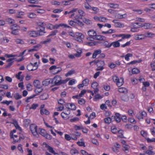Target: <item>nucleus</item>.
<instances>
[{
    "mask_svg": "<svg viewBox=\"0 0 155 155\" xmlns=\"http://www.w3.org/2000/svg\"><path fill=\"white\" fill-rule=\"evenodd\" d=\"M64 83V81H62L61 77L59 75H56L51 79V84L55 85H59Z\"/></svg>",
    "mask_w": 155,
    "mask_h": 155,
    "instance_id": "nucleus-1",
    "label": "nucleus"
},
{
    "mask_svg": "<svg viewBox=\"0 0 155 155\" xmlns=\"http://www.w3.org/2000/svg\"><path fill=\"white\" fill-rule=\"evenodd\" d=\"M88 37L87 39L88 40L93 41L95 40V37L97 35V33L93 29L89 30L87 32Z\"/></svg>",
    "mask_w": 155,
    "mask_h": 155,
    "instance_id": "nucleus-2",
    "label": "nucleus"
},
{
    "mask_svg": "<svg viewBox=\"0 0 155 155\" xmlns=\"http://www.w3.org/2000/svg\"><path fill=\"white\" fill-rule=\"evenodd\" d=\"M38 135L40 134L48 139L51 140L52 138V137L51 135L48 134L47 131L44 129L41 128L38 129Z\"/></svg>",
    "mask_w": 155,
    "mask_h": 155,
    "instance_id": "nucleus-3",
    "label": "nucleus"
},
{
    "mask_svg": "<svg viewBox=\"0 0 155 155\" xmlns=\"http://www.w3.org/2000/svg\"><path fill=\"white\" fill-rule=\"evenodd\" d=\"M112 79L118 87L121 86L124 84V79L123 78H119L116 76H114L112 77Z\"/></svg>",
    "mask_w": 155,
    "mask_h": 155,
    "instance_id": "nucleus-4",
    "label": "nucleus"
},
{
    "mask_svg": "<svg viewBox=\"0 0 155 155\" xmlns=\"http://www.w3.org/2000/svg\"><path fill=\"white\" fill-rule=\"evenodd\" d=\"M30 130L33 136L36 137H38L37 126L35 124H31L30 126Z\"/></svg>",
    "mask_w": 155,
    "mask_h": 155,
    "instance_id": "nucleus-5",
    "label": "nucleus"
},
{
    "mask_svg": "<svg viewBox=\"0 0 155 155\" xmlns=\"http://www.w3.org/2000/svg\"><path fill=\"white\" fill-rule=\"evenodd\" d=\"M142 24L139 23H134L131 28L130 31L133 32H138L140 31L139 28L142 27Z\"/></svg>",
    "mask_w": 155,
    "mask_h": 155,
    "instance_id": "nucleus-6",
    "label": "nucleus"
},
{
    "mask_svg": "<svg viewBox=\"0 0 155 155\" xmlns=\"http://www.w3.org/2000/svg\"><path fill=\"white\" fill-rule=\"evenodd\" d=\"M74 39L78 42H82L84 38V35L82 33L79 32H75Z\"/></svg>",
    "mask_w": 155,
    "mask_h": 155,
    "instance_id": "nucleus-7",
    "label": "nucleus"
},
{
    "mask_svg": "<svg viewBox=\"0 0 155 155\" xmlns=\"http://www.w3.org/2000/svg\"><path fill=\"white\" fill-rule=\"evenodd\" d=\"M66 109H65L66 113H70V110H75L76 109L75 105L73 103H68L65 105Z\"/></svg>",
    "mask_w": 155,
    "mask_h": 155,
    "instance_id": "nucleus-8",
    "label": "nucleus"
},
{
    "mask_svg": "<svg viewBox=\"0 0 155 155\" xmlns=\"http://www.w3.org/2000/svg\"><path fill=\"white\" fill-rule=\"evenodd\" d=\"M45 147L47 148V150L48 151L51 153L53 154L54 155H59L61 154V155H64V153L61 152L60 153H58L55 151L53 148L48 145L46 144Z\"/></svg>",
    "mask_w": 155,
    "mask_h": 155,
    "instance_id": "nucleus-9",
    "label": "nucleus"
},
{
    "mask_svg": "<svg viewBox=\"0 0 155 155\" xmlns=\"http://www.w3.org/2000/svg\"><path fill=\"white\" fill-rule=\"evenodd\" d=\"M105 63L104 61H98L97 64V68L96 69L97 71H102L104 68L103 66L104 65Z\"/></svg>",
    "mask_w": 155,
    "mask_h": 155,
    "instance_id": "nucleus-10",
    "label": "nucleus"
},
{
    "mask_svg": "<svg viewBox=\"0 0 155 155\" xmlns=\"http://www.w3.org/2000/svg\"><path fill=\"white\" fill-rule=\"evenodd\" d=\"M134 39L136 40H142L146 38V35L143 34H137L134 35Z\"/></svg>",
    "mask_w": 155,
    "mask_h": 155,
    "instance_id": "nucleus-11",
    "label": "nucleus"
},
{
    "mask_svg": "<svg viewBox=\"0 0 155 155\" xmlns=\"http://www.w3.org/2000/svg\"><path fill=\"white\" fill-rule=\"evenodd\" d=\"M147 115L146 113L144 111L139 112L136 115L137 117L139 119H143Z\"/></svg>",
    "mask_w": 155,
    "mask_h": 155,
    "instance_id": "nucleus-12",
    "label": "nucleus"
},
{
    "mask_svg": "<svg viewBox=\"0 0 155 155\" xmlns=\"http://www.w3.org/2000/svg\"><path fill=\"white\" fill-rule=\"evenodd\" d=\"M112 22L114 24V26L117 28H124V24L119 22L117 20H113Z\"/></svg>",
    "mask_w": 155,
    "mask_h": 155,
    "instance_id": "nucleus-13",
    "label": "nucleus"
},
{
    "mask_svg": "<svg viewBox=\"0 0 155 155\" xmlns=\"http://www.w3.org/2000/svg\"><path fill=\"white\" fill-rule=\"evenodd\" d=\"M49 69L50 70H53V72H55L54 74H57L59 72L61 69L59 68H57L55 65H53Z\"/></svg>",
    "mask_w": 155,
    "mask_h": 155,
    "instance_id": "nucleus-14",
    "label": "nucleus"
},
{
    "mask_svg": "<svg viewBox=\"0 0 155 155\" xmlns=\"http://www.w3.org/2000/svg\"><path fill=\"white\" fill-rule=\"evenodd\" d=\"M63 27L64 28H69L70 27L64 23H61L59 24H55L54 25H53V29H57L59 28L60 27Z\"/></svg>",
    "mask_w": 155,
    "mask_h": 155,
    "instance_id": "nucleus-15",
    "label": "nucleus"
},
{
    "mask_svg": "<svg viewBox=\"0 0 155 155\" xmlns=\"http://www.w3.org/2000/svg\"><path fill=\"white\" fill-rule=\"evenodd\" d=\"M70 114V113H66L65 110H64V111L61 113V116L64 119H67L69 118V115Z\"/></svg>",
    "mask_w": 155,
    "mask_h": 155,
    "instance_id": "nucleus-16",
    "label": "nucleus"
},
{
    "mask_svg": "<svg viewBox=\"0 0 155 155\" xmlns=\"http://www.w3.org/2000/svg\"><path fill=\"white\" fill-rule=\"evenodd\" d=\"M98 84L96 82H93L91 84V87L94 90V92L96 93L98 92V89L97 88Z\"/></svg>",
    "mask_w": 155,
    "mask_h": 155,
    "instance_id": "nucleus-17",
    "label": "nucleus"
},
{
    "mask_svg": "<svg viewBox=\"0 0 155 155\" xmlns=\"http://www.w3.org/2000/svg\"><path fill=\"white\" fill-rule=\"evenodd\" d=\"M153 147L151 146L149 147L148 150H146L145 153L148 155H154V153L153 151Z\"/></svg>",
    "mask_w": 155,
    "mask_h": 155,
    "instance_id": "nucleus-18",
    "label": "nucleus"
},
{
    "mask_svg": "<svg viewBox=\"0 0 155 155\" xmlns=\"http://www.w3.org/2000/svg\"><path fill=\"white\" fill-rule=\"evenodd\" d=\"M28 34L30 36L32 37H36L38 35V33L35 31H29Z\"/></svg>",
    "mask_w": 155,
    "mask_h": 155,
    "instance_id": "nucleus-19",
    "label": "nucleus"
},
{
    "mask_svg": "<svg viewBox=\"0 0 155 155\" xmlns=\"http://www.w3.org/2000/svg\"><path fill=\"white\" fill-rule=\"evenodd\" d=\"M76 73L75 70L74 69H72L68 71L65 74V76L66 77L71 76L73 74H75Z\"/></svg>",
    "mask_w": 155,
    "mask_h": 155,
    "instance_id": "nucleus-20",
    "label": "nucleus"
},
{
    "mask_svg": "<svg viewBox=\"0 0 155 155\" xmlns=\"http://www.w3.org/2000/svg\"><path fill=\"white\" fill-rule=\"evenodd\" d=\"M33 84L37 88H40L41 87L40 81L37 80H35L34 81Z\"/></svg>",
    "mask_w": 155,
    "mask_h": 155,
    "instance_id": "nucleus-21",
    "label": "nucleus"
},
{
    "mask_svg": "<svg viewBox=\"0 0 155 155\" xmlns=\"http://www.w3.org/2000/svg\"><path fill=\"white\" fill-rule=\"evenodd\" d=\"M107 6L110 8H113L114 9L118 8H119V5L113 3H108Z\"/></svg>",
    "mask_w": 155,
    "mask_h": 155,
    "instance_id": "nucleus-22",
    "label": "nucleus"
},
{
    "mask_svg": "<svg viewBox=\"0 0 155 155\" xmlns=\"http://www.w3.org/2000/svg\"><path fill=\"white\" fill-rule=\"evenodd\" d=\"M127 15L126 14L122 15L120 13H118L116 14L115 17L118 19L125 18L127 17Z\"/></svg>",
    "mask_w": 155,
    "mask_h": 155,
    "instance_id": "nucleus-23",
    "label": "nucleus"
},
{
    "mask_svg": "<svg viewBox=\"0 0 155 155\" xmlns=\"http://www.w3.org/2000/svg\"><path fill=\"white\" fill-rule=\"evenodd\" d=\"M38 33V35H42L44 34L45 33V28L42 27H40L39 30L37 31Z\"/></svg>",
    "mask_w": 155,
    "mask_h": 155,
    "instance_id": "nucleus-24",
    "label": "nucleus"
},
{
    "mask_svg": "<svg viewBox=\"0 0 155 155\" xmlns=\"http://www.w3.org/2000/svg\"><path fill=\"white\" fill-rule=\"evenodd\" d=\"M51 82V79H48L43 81L42 83L43 86H48Z\"/></svg>",
    "mask_w": 155,
    "mask_h": 155,
    "instance_id": "nucleus-25",
    "label": "nucleus"
},
{
    "mask_svg": "<svg viewBox=\"0 0 155 155\" xmlns=\"http://www.w3.org/2000/svg\"><path fill=\"white\" fill-rule=\"evenodd\" d=\"M15 41L17 44L23 45L25 43V41L23 39L18 38L15 39Z\"/></svg>",
    "mask_w": 155,
    "mask_h": 155,
    "instance_id": "nucleus-26",
    "label": "nucleus"
},
{
    "mask_svg": "<svg viewBox=\"0 0 155 155\" xmlns=\"http://www.w3.org/2000/svg\"><path fill=\"white\" fill-rule=\"evenodd\" d=\"M131 36V35L130 34H121L118 35V37H122V39L124 38H130Z\"/></svg>",
    "mask_w": 155,
    "mask_h": 155,
    "instance_id": "nucleus-27",
    "label": "nucleus"
},
{
    "mask_svg": "<svg viewBox=\"0 0 155 155\" xmlns=\"http://www.w3.org/2000/svg\"><path fill=\"white\" fill-rule=\"evenodd\" d=\"M101 52V51L100 49L95 50L93 54L92 58H95L97 55L100 54Z\"/></svg>",
    "mask_w": 155,
    "mask_h": 155,
    "instance_id": "nucleus-28",
    "label": "nucleus"
},
{
    "mask_svg": "<svg viewBox=\"0 0 155 155\" xmlns=\"http://www.w3.org/2000/svg\"><path fill=\"white\" fill-rule=\"evenodd\" d=\"M111 46H113L114 48H118L120 46V42L117 41L113 42L111 43Z\"/></svg>",
    "mask_w": 155,
    "mask_h": 155,
    "instance_id": "nucleus-29",
    "label": "nucleus"
},
{
    "mask_svg": "<svg viewBox=\"0 0 155 155\" xmlns=\"http://www.w3.org/2000/svg\"><path fill=\"white\" fill-rule=\"evenodd\" d=\"M115 32V31L112 29H110L107 31H103L102 32V34H110Z\"/></svg>",
    "mask_w": 155,
    "mask_h": 155,
    "instance_id": "nucleus-30",
    "label": "nucleus"
},
{
    "mask_svg": "<svg viewBox=\"0 0 155 155\" xmlns=\"http://www.w3.org/2000/svg\"><path fill=\"white\" fill-rule=\"evenodd\" d=\"M142 27H143L146 29H148L151 28V24L149 23H145L142 24Z\"/></svg>",
    "mask_w": 155,
    "mask_h": 155,
    "instance_id": "nucleus-31",
    "label": "nucleus"
},
{
    "mask_svg": "<svg viewBox=\"0 0 155 155\" xmlns=\"http://www.w3.org/2000/svg\"><path fill=\"white\" fill-rule=\"evenodd\" d=\"M27 42L28 44L29 45H34L37 43L36 40L34 39H28Z\"/></svg>",
    "mask_w": 155,
    "mask_h": 155,
    "instance_id": "nucleus-32",
    "label": "nucleus"
},
{
    "mask_svg": "<svg viewBox=\"0 0 155 155\" xmlns=\"http://www.w3.org/2000/svg\"><path fill=\"white\" fill-rule=\"evenodd\" d=\"M27 16L30 18H33L36 17V15L33 12H29L27 13Z\"/></svg>",
    "mask_w": 155,
    "mask_h": 155,
    "instance_id": "nucleus-33",
    "label": "nucleus"
},
{
    "mask_svg": "<svg viewBox=\"0 0 155 155\" xmlns=\"http://www.w3.org/2000/svg\"><path fill=\"white\" fill-rule=\"evenodd\" d=\"M146 38L147 37L153 38L155 36V34L149 32H147L146 33Z\"/></svg>",
    "mask_w": 155,
    "mask_h": 155,
    "instance_id": "nucleus-34",
    "label": "nucleus"
},
{
    "mask_svg": "<svg viewBox=\"0 0 155 155\" xmlns=\"http://www.w3.org/2000/svg\"><path fill=\"white\" fill-rule=\"evenodd\" d=\"M15 59L14 58H10L6 60V62H8V65L7 66V67L11 66L13 62H14V60Z\"/></svg>",
    "mask_w": 155,
    "mask_h": 155,
    "instance_id": "nucleus-35",
    "label": "nucleus"
},
{
    "mask_svg": "<svg viewBox=\"0 0 155 155\" xmlns=\"http://www.w3.org/2000/svg\"><path fill=\"white\" fill-rule=\"evenodd\" d=\"M70 153L72 155H78V152L76 149L73 148L71 150Z\"/></svg>",
    "mask_w": 155,
    "mask_h": 155,
    "instance_id": "nucleus-36",
    "label": "nucleus"
},
{
    "mask_svg": "<svg viewBox=\"0 0 155 155\" xmlns=\"http://www.w3.org/2000/svg\"><path fill=\"white\" fill-rule=\"evenodd\" d=\"M11 28L12 30H18L19 28V27L16 24L12 25Z\"/></svg>",
    "mask_w": 155,
    "mask_h": 155,
    "instance_id": "nucleus-37",
    "label": "nucleus"
},
{
    "mask_svg": "<svg viewBox=\"0 0 155 155\" xmlns=\"http://www.w3.org/2000/svg\"><path fill=\"white\" fill-rule=\"evenodd\" d=\"M133 56V54L132 53H127L124 56L125 59L127 61H129L130 60V57H132Z\"/></svg>",
    "mask_w": 155,
    "mask_h": 155,
    "instance_id": "nucleus-38",
    "label": "nucleus"
},
{
    "mask_svg": "<svg viewBox=\"0 0 155 155\" xmlns=\"http://www.w3.org/2000/svg\"><path fill=\"white\" fill-rule=\"evenodd\" d=\"M6 20L8 23L10 24H13L15 22V20L11 18H8L6 19Z\"/></svg>",
    "mask_w": 155,
    "mask_h": 155,
    "instance_id": "nucleus-39",
    "label": "nucleus"
},
{
    "mask_svg": "<svg viewBox=\"0 0 155 155\" xmlns=\"http://www.w3.org/2000/svg\"><path fill=\"white\" fill-rule=\"evenodd\" d=\"M117 123H119L120 121V115L118 114L117 113L116 114L115 116L114 117Z\"/></svg>",
    "mask_w": 155,
    "mask_h": 155,
    "instance_id": "nucleus-40",
    "label": "nucleus"
},
{
    "mask_svg": "<svg viewBox=\"0 0 155 155\" xmlns=\"http://www.w3.org/2000/svg\"><path fill=\"white\" fill-rule=\"evenodd\" d=\"M40 113L41 114H45L48 115L49 114V111L46 109H44L43 110H40Z\"/></svg>",
    "mask_w": 155,
    "mask_h": 155,
    "instance_id": "nucleus-41",
    "label": "nucleus"
},
{
    "mask_svg": "<svg viewBox=\"0 0 155 155\" xmlns=\"http://www.w3.org/2000/svg\"><path fill=\"white\" fill-rule=\"evenodd\" d=\"M38 106L39 105L38 104L34 103L31 105V107L29 108V109L30 110L32 109L35 110Z\"/></svg>",
    "mask_w": 155,
    "mask_h": 155,
    "instance_id": "nucleus-42",
    "label": "nucleus"
},
{
    "mask_svg": "<svg viewBox=\"0 0 155 155\" xmlns=\"http://www.w3.org/2000/svg\"><path fill=\"white\" fill-rule=\"evenodd\" d=\"M36 96V95L34 94L30 97H28L25 100V102L27 103L30 102L31 101V100L34 98Z\"/></svg>",
    "mask_w": 155,
    "mask_h": 155,
    "instance_id": "nucleus-43",
    "label": "nucleus"
},
{
    "mask_svg": "<svg viewBox=\"0 0 155 155\" xmlns=\"http://www.w3.org/2000/svg\"><path fill=\"white\" fill-rule=\"evenodd\" d=\"M95 38V40H102L104 38V36L102 35H97V34Z\"/></svg>",
    "mask_w": 155,
    "mask_h": 155,
    "instance_id": "nucleus-44",
    "label": "nucleus"
},
{
    "mask_svg": "<svg viewBox=\"0 0 155 155\" xmlns=\"http://www.w3.org/2000/svg\"><path fill=\"white\" fill-rule=\"evenodd\" d=\"M15 98L17 100L20 99L22 98V96L18 93H16L14 95Z\"/></svg>",
    "mask_w": 155,
    "mask_h": 155,
    "instance_id": "nucleus-45",
    "label": "nucleus"
},
{
    "mask_svg": "<svg viewBox=\"0 0 155 155\" xmlns=\"http://www.w3.org/2000/svg\"><path fill=\"white\" fill-rule=\"evenodd\" d=\"M83 21L87 25H90L92 24V22L91 21L85 18H83Z\"/></svg>",
    "mask_w": 155,
    "mask_h": 155,
    "instance_id": "nucleus-46",
    "label": "nucleus"
},
{
    "mask_svg": "<svg viewBox=\"0 0 155 155\" xmlns=\"http://www.w3.org/2000/svg\"><path fill=\"white\" fill-rule=\"evenodd\" d=\"M89 79L87 78H86L84 80H83L82 82L83 83V84L84 85V86H87L89 83Z\"/></svg>",
    "mask_w": 155,
    "mask_h": 155,
    "instance_id": "nucleus-47",
    "label": "nucleus"
},
{
    "mask_svg": "<svg viewBox=\"0 0 155 155\" xmlns=\"http://www.w3.org/2000/svg\"><path fill=\"white\" fill-rule=\"evenodd\" d=\"M77 53L74 54V55L77 57H80L81 56V54L82 53V51L81 49H78L77 51Z\"/></svg>",
    "mask_w": 155,
    "mask_h": 155,
    "instance_id": "nucleus-48",
    "label": "nucleus"
},
{
    "mask_svg": "<svg viewBox=\"0 0 155 155\" xmlns=\"http://www.w3.org/2000/svg\"><path fill=\"white\" fill-rule=\"evenodd\" d=\"M102 98V96L101 95H99V94H96L94 99V101H96L97 100H99L100 99H101Z\"/></svg>",
    "mask_w": 155,
    "mask_h": 155,
    "instance_id": "nucleus-49",
    "label": "nucleus"
},
{
    "mask_svg": "<svg viewBox=\"0 0 155 155\" xmlns=\"http://www.w3.org/2000/svg\"><path fill=\"white\" fill-rule=\"evenodd\" d=\"M118 91L122 93H124L127 92V89L124 87H120L118 89Z\"/></svg>",
    "mask_w": 155,
    "mask_h": 155,
    "instance_id": "nucleus-50",
    "label": "nucleus"
},
{
    "mask_svg": "<svg viewBox=\"0 0 155 155\" xmlns=\"http://www.w3.org/2000/svg\"><path fill=\"white\" fill-rule=\"evenodd\" d=\"M111 131L112 133L115 134L118 132V130L116 127L114 126L111 127Z\"/></svg>",
    "mask_w": 155,
    "mask_h": 155,
    "instance_id": "nucleus-51",
    "label": "nucleus"
},
{
    "mask_svg": "<svg viewBox=\"0 0 155 155\" xmlns=\"http://www.w3.org/2000/svg\"><path fill=\"white\" fill-rule=\"evenodd\" d=\"M108 19H107V18L101 16V19H100V22H106L108 20Z\"/></svg>",
    "mask_w": 155,
    "mask_h": 155,
    "instance_id": "nucleus-52",
    "label": "nucleus"
},
{
    "mask_svg": "<svg viewBox=\"0 0 155 155\" xmlns=\"http://www.w3.org/2000/svg\"><path fill=\"white\" fill-rule=\"evenodd\" d=\"M112 119L109 117L105 118L104 119V121L105 123L106 124H110L111 122Z\"/></svg>",
    "mask_w": 155,
    "mask_h": 155,
    "instance_id": "nucleus-53",
    "label": "nucleus"
},
{
    "mask_svg": "<svg viewBox=\"0 0 155 155\" xmlns=\"http://www.w3.org/2000/svg\"><path fill=\"white\" fill-rule=\"evenodd\" d=\"M14 124L17 129H18L20 131L21 130V128L20 127L17 122L16 121H15L14 122Z\"/></svg>",
    "mask_w": 155,
    "mask_h": 155,
    "instance_id": "nucleus-54",
    "label": "nucleus"
},
{
    "mask_svg": "<svg viewBox=\"0 0 155 155\" xmlns=\"http://www.w3.org/2000/svg\"><path fill=\"white\" fill-rule=\"evenodd\" d=\"M139 72V70L137 68H134L132 70V73L134 74H137Z\"/></svg>",
    "mask_w": 155,
    "mask_h": 155,
    "instance_id": "nucleus-55",
    "label": "nucleus"
},
{
    "mask_svg": "<svg viewBox=\"0 0 155 155\" xmlns=\"http://www.w3.org/2000/svg\"><path fill=\"white\" fill-rule=\"evenodd\" d=\"M27 69L30 71H34L33 68L32 67V63H31L29 64L27 66Z\"/></svg>",
    "mask_w": 155,
    "mask_h": 155,
    "instance_id": "nucleus-56",
    "label": "nucleus"
},
{
    "mask_svg": "<svg viewBox=\"0 0 155 155\" xmlns=\"http://www.w3.org/2000/svg\"><path fill=\"white\" fill-rule=\"evenodd\" d=\"M124 149L123 150L126 153H127L128 152V149L129 148V147L126 145H123Z\"/></svg>",
    "mask_w": 155,
    "mask_h": 155,
    "instance_id": "nucleus-57",
    "label": "nucleus"
},
{
    "mask_svg": "<svg viewBox=\"0 0 155 155\" xmlns=\"http://www.w3.org/2000/svg\"><path fill=\"white\" fill-rule=\"evenodd\" d=\"M26 87L28 91H31L33 89V86L30 83L26 85Z\"/></svg>",
    "mask_w": 155,
    "mask_h": 155,
    "instance_id": "nucleus-58",
    "label": "nucleus"
},
{
    "mask_svg": "<svg viewBox=\"0 0 155 155\" xmlns=\"http://www.w3.org/2000/svg\"><path fill=\"white\" fill-rule=\"evenodd\" d=\"M91 9L94 11V13L95 14H96L99 12V9L97 7H92Z\"/></svg>",
    "mask_w": 155,
    "mask_h": 155,
    "instance_id": "nucleus-59",
    "label": "nucleus"
},
{
    "mask_svg": "<svg viewBox=\"0 0 155 155\" xmlns=\"http://www.w3.org/2000/svg\"><path fill=\"white\" fill-rule=\"evenodd\" d=\"M68 22L70 25L73 27H74L76 25V22L72 20L68 21Z\"/></svg>",
    "mask_w": 155,
    "mask_h": 155,
    "instance_id": "nucleus-60",
    "label": "nucleus"
},
{
    "mask_svg": "<svg viewBox=\"0 0 155 155\" xmlns=\"http://www.w3.org/2000/svg\"><path fill=\"white\" fill-rule=\"evenodd\" d=\"M135 21L140 22H145V20L143 18L137 17L136 18Z\"/></svg>",
    "mask_w": 155,
    "mask_h": 155,
    "instance_id": "nucleus-61",
    "label": "nucleus"
},
{
    "mask_svg": "<svg viewBox=\"0 0 155 155\" xmlns=\"http://www.w3.org/2000/svg\"><path fill=\"white\" fill-rule=\"evenodd\" d=\"M36 51H38L42 47V45L41 44H38L34 46Z\"/></svg>",
    "mask_w": 155,
    "mask_h": 155,
    "instance_id": "nucleus-62",
    "label": "nucleus"
},
{
    "mask_svg": "<svg viewBox=\"0 0 155 155\" xmlns=\"http://www.w3.org/2000/svg\"><path fill=\"white\" fill-rule=\"evenodd\" d=\"M62 3L64 5H68L71 4V2L69 0L67 1H63L62 2Z\"/></svg>",
    "mask_w": 155,
    "mask_h": 155,
    "instance_id": "nucleus-63",
    "label": "nucleus"
},
{
    "mask_svg": "<svg viewBox=\"0 0 155 155\" xmlns=\"http://www.w3.org/2000/svg\"><path fill=\"white\" fill-rule=\"evenodd\" d=\"M146 140L148 142H155V138H152L151 139H150L149 138H146Z\"/></svg>",
    "mask_w": 155,
    "mask_h": 155,
    "instance_id": "nucleus-64",
    "label": "nucleus"
}]
</instances>
